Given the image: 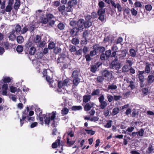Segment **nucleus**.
I'll return each mask as SVG.
<instances>
[{"instance_id": "41", "label": "nucleus", "mask_w": 154, "mask_h": 154, "mask_svg": "<svg viewBox=\"0 0 154 154\" xmlns=\"http://www.w3.org/2000/svg\"><path fill=\"white\" fill-rule=\"evenodd\" d=\"M145 8L146 11H150L152 10V7L150 4H147L145 5Z\"/></svg>"}, {"instance_id": "24", "label": "nucleus", "mask_w": 154, "mask_h": 154, "mask_svg": "<svg viewBox=\"0 0 154 154\" xmlns=\"http://www.w3.org/2000/svg\"><path fill=\"white\" fill-rule=\"evenodd\" d=\"M21 28L20 26L17 24L16 25V26L15 27V29H14V32L16 33H19L21 34Z\"/></svg>"}, {"instance_id": "12", "label": "nucleus", "mask_w": 154, "mask_h": 154, "mask_svg": "<svg viewBox=\"0 0 154 154\" xmlns=\"http://www.w3.org/2000/svg\"><path fill=\"white\" fill-rule=\"evenodd\" d=\"M95 105L93 102H90L87 103L84 106V109L86 111L90 110L91 108L94 106Z\"/></svg>"}, {"instance_id": "31", "label": "nucleus", "mask_w": 154, "mask_h": 154, "mask_svg": "<svg viewBox=\"0 0 154 154\" xmlns=\"http://www.w3.org/2000/svg\"><path fill=\"white\" fill-rule=\"evenodd\" d=\"M66 143L68 146H70L73 144L75 141L72 140L71 138H69V137H67Z\"/></svg>"}, {"instance_id": "51", "label": "nucleus", "mask_w": 154, "mask_h": 154, "mask_svg": "<svg viewBox=\"0 0 154 154\" xmlns=\"http://www.w3.org/2000/svg\"><path fill=\"white\" fill-rule=\"evenodd\" d=\"M109 110L107 109H104L103 111V114L105 117L108 116L109 115Z\"/></svg>"}, {"instance_id": "9", "label": "nucleus", "mask_w": 154, "mask_h": 154, "mask_svg": "<svg viewBox=\"0 0 154 154\" xmlns=\"http://www.w3.org/2000/svg\"><path fill=\"white\" fill-rule=\"evenodd\" d=\"M14 0H9L8 5L5 9L7 12H10L12 9V6L13 4Z\"/></svg>"}, {"instance_id": "11", "label": "nucleus", "mask_w": 154, "mask_h": 154, "mask_svg": "<svg viewBox=\"0 0 154 154\" xmlns=\"http://www.w3.org/2000/svg\"><path fill=\"white\" fill-rule=\"evenodd\" d=\"M138 72V74H137V75H138L139 80L140 81V82H143L144 81L145 79L143 74L145 73V71H139Z\"/></svg>"}, {"instance_id": "62", "label": "nucleus", "mask_w": 154, "mask_h": 154, "mask_svg": "<svg viewBox=\"0 0 154 154\" xmlns=\"http://www.w3.org/2000/svg\"><path fill=\"white\" fill-rule=\"evenodd\" d=\"M131 13L133 15L136 16L137 14V11L134 8H133L131 10Z\"/></svg>"}, {"instance_id": "28", "label": "nucleus", "mask_w": 154, "mask_h": 154, "mask_svg": "<svg viewBox=\"0 0 154 154\" xmlns=\"http://www.w3.org/2000/svg\"><path fill=\"white\" fill-rule=\"evenodd\" d=\"M129 52L131 56L132 57H134L136 56L137 52L134 49L131 48L130 49Z\"/></svg>"}, {"instance_id": "4", "label": "nucleus", "mask_w": 154, "mask_h": 154, "mask_svg": "<svg viewBox=\"0 0 154 154\" xmlns=\"http://www.w3.org/2000/svg\"><path fill=\"white\" fill-rule=\"evenodd\" d=\"M104 96L103 95L100 96L98 98L100 107L102 109H104L107 105L106 102L104 101Z\"/></svg>"}, {"instance_id": "16", "label": "nucleus", "mask_w": 154, "mask_h": 154, "mask_svg": "<svg viewBox=\"0 0 154 154\" xmlns=\"http://www.w3.org/2000/svg\"><path fill=\"white\" fill-rule=\"evenodd\" d=\"M117 59L116 60H114L112 63V66L113 68L116 69H119L120 68V64L119 63L117 62Z\"/></svg>"}, {"instance_id": "44", "label": "nucleus", "mask_w": 154, "mask_h": 154, "mask_svg": "<svg viewBox=\"0 0 154 154\" xmlns=\"http://www.w3.org/2000/svg\"><path fill=\"white\" fill-rule=\"evenodd\" d=\"M79 40L76 38H73L72 41V43L75 45L78 44L79 43Z\"/></svg>"}, {"instance_id": "47", "label": "nucleus", "mask_w": 154, "mask_h": 154, "mask_svg": "<svg viewBox=\"0 0 154 154\" xmlns=\"http://www.w3.org/2000/svg\"><path fill=\"white\" fill-rule=\"evenodd\" d=\"M48 21L47 18L45 17H42L41 18L40 22L43 24H46Z\"/></svg>"}, {"instance_id": "48", "label": "nucleus", "mask_w": 154, "mask_h": 154, "mask_svg": "<svg viewBox=\"0 0 154 154\" xmlns=\"http://www.w3.org/2000/svg\"><path fill=\"white\" fill-rule=\"evenodd\" d=\"M3 82L5 83H8L11 82V79L8 77H4L3 78Z\"/></svg>"}, {"instance_id": "33", "label": "nucleus", "mask_w": 154, "mask_h": 154, "mask_svg": "<svg viewBox=\"0 0 154 154\" xmlns=\"http://www.w3.org/2000/svg\"><path fill=\"white\" fill-rule=\"evenodd\" d=\"M82 107L81 106H72V109L73 111L79 110H82Z\"/></svg>"}, {"instance_id": "40", "label": "nucleus", "mask_w": 154, "mask_h": 154, "mask_svg": "<svg viewBox=\"0 0 154 154\" xmlns=\"http://www.w3.org/2000/svg\"><path fill=\"white\" fill-rule=\"evenodd\" d=\"M69 112L68 109L66 108H64L61 111V114L63 116L67 114Z\"/></svg>"}, {"instance_id": "45", "label": "nucleus", "mask_w": 154, "mask_h": 154, "mask_svg": "<svg viewBox=\"0 0 154 154\" xmlns=\"http://www.w3.org/2000/svg\"><path fill=\"white\" fill-rule=\"evenodd\" d=\"M61 51V49L59 47H56L54 49V52L56 54H57L59 53H60Z\"/></svg>"}, {"instance_id": "30", "label": "nucleus", "mask_w": 154, "mask_h": 154, "mask_svg": "<svg viewBox=\"0 0 154 154\" xmlns=\"http://www.w3.org/2000/svg\"><path fill=\"white\" fill-rule=\"evenodd\" d=\"M151 64L148 63H146V66L145 68V71L146 73H148L150 72L151 71L150 66Z\"/></svg>"}, {"instance_id": "49", "label": "nucleus", "mask_w": 154, "mask_h": 154, "mask_svg": "<svg viewBox=\"0 0 154 154\" xmlns=\"http://www.w3.org/2000/svg\"><path fill=\"white\" fill-rule=\"evenodd\" d=\"M10 91L12 93H14L17 90V88L13 86H10Z\"/></svg>"}, {"instance_id": "18", "label": "nucleus", "mask_w": 154, "mask_h": 154, "mask_svg": "<svg viewBox=\"0 0 154 154\" xmlns=\"http://www.w3.org/2000/svg\"><path fill=\"white\" fill-rule=\"evenodd\" d=\"M79 30L76 27L73 28L70 31V34L72 36H76Z\"/></svg>"}, {"instance_id": "55", "label": "nucleus", "mask_w": 154, "mask_h": 154, "mask_svg": "<svg viewBox=\"0 0 154 154\" xmlns=\"http://www.w3.org/2000/svg\"><path fill=\"white\" fill-rule=\"evenodd\" d=\"M129 69L128 66L127 65L124 66L122 68V71L124 72H128Z\"/></svg>"}, {"instance_id": "2", "label": "nucleus", "mask_w": 154, "mask_h": 154, "mask_svg": "<svg viewBox=\"0 0 154 154\" xmlns=\"http://www.w3.org/2000/svg\"><path fill=\"white\" fill-rule=\"evenodd\" d=\"M71 82H72V81L68 79H66L63 82H59L58 84V88L57 89L58 93L61 94L67 93V90L70 87L72 84Z\"/></svg>"}, {"instance_id": "15", "label": "nucleus", "mask_w": 154, "mask_h": 154, "mask_svg": "<svg viewBox=\"0 0 154 154\" xmlns=\"http://www.w3.org/2000/svg\"><path fill=\"white\" fill-rule=\"evenodd\" d=\"M14 29H12L11 32L9 33L8 38L10 40L14 41L15 40L16 36Z\"/></svg>"}, {"instance_id": "63", "label": "nucleus", "mask_w": 154, "mask_h": 154, "mask_svg": "<svg viewBox=\"0 0 154 154\" xmlns=\"http://www.w3.org/2000/svg\"><path fill=\"white\" fill-rule=\"evenodd\" d=\"M106 56L109 58L111 54V51L110 50L106 51L105 54Z\"/></svg>"}, {"instance_id": "57", "label": "nucleus", "mask_w": 154, "mask_h": 154, "mask_svg": "<svg viewBox=\"0 0 154 154\" xmlns=\"http://www.w3.org/2000/svg\"><path fill=\"white\" fill-rule=\"evenodd\" d=\"M100 58L102 60H105L108 59V58L105 54H102L100 55Z\"/></svg>"}, {"instance_id": "22", "label": "nucleus", "mask_w": 154, "mask_h": 154, "mask_svg": "<svg viewBox=\"0 0 154 154\" xmlns=\"http://www.w3.org/2000/svg\"><path fill=\"white\" fill-rule=\"evenodd\" d=\"M3 45L7 50L11 48L13 46L12 44L8 42H4Z\"/></svg>"}, {"instance_id": "5", "label": "nucleus", "mask_w": 154, "mask_h": 154, "mask_svg": "<svg viewBox=\"0 0 154 154\" xmlns=\"http://www.w3.org/2000/svg\"><path fill=\"white\" fill-rule=\"evenodd\" d=\"M60 138L58 137L55 142L54 143L52 144V147L53 148H57L58 145L59 147H61L62 150H63L62 146L63 144V143L62 142H60Z\"/></svg>"}, {"instance_id": "61", "label": "nucleus", "mask_w": 154, "mask_h": 154, "mask_svg": "<svg viewBox=\"0 0 154 154\" xmlns=\"http://www.w3.org/2000/svg\"><path fill=\"white\" fill-rule=\"evenodd\" d=\"M69 50L71 52H75L76 51V48L73 45H71L69 46Z\"/></svg>"}, {"instance_id": "26", "label": "nucleus", "mask_w": 154, "mask_h": 154, "mask_svg": "<svg viewBox=\"0 0 154 154\" xmlns=\"http://www.w3.org/2000/svg\"><path fill=\"white\" fill-rule=\"evenodd\" d=\"M117 85L114 83L112 84L108 85V90H115L117 88Z\"/></svg>"}, {"instance_id": "27", "label": "nucleus", "mask_w": 154, "mask_h": 154, "mask_svg": "<svg viewBox=\"0 0 154 154\" xmlns=\"http://www.w3.org/2000/svg\"><path fill=\"white\" fill-rule=\"evenodd\" d=\"M79 70L78 69H75L72 72V77L73 78H79Z\"/></svg>"}, {"instance_id": "54", "label": "nucleus", "mask_w": 154, "mask_h": 154, "mask_svg": "<svg viewBox=\"0 0 154 154\" xmlns=\"http://www.w3.org/2000/svg\"><path fill=\"white\" fill-rule=\"evenodd\" d=\"M46 17L48 20V21H50L51 19H52L54 17L53 14H47L46 15Z\"/></svg>"}, {"instance_id": "39", "label": "nucleus", "mask_w": 154, "mask_h": 154, "mask_svg": "<svg viewBox=\"0 0 154 154\" xmlns=\"http://www.w3.org/2000/svg\"><path fill=\"white\" fill-rule=\"evenodd\" d=\"M111 49H112V51H116V52H117L120 53V52H121L120 51H119V50H118L119 49H118V47L115 44L114 45L112 46V48H111Z\"/></svg>"}, {"instance_id": "58", "label": "nucleus", "mask_w": 154, "mask_h": 154, "mask_svg": "<svg viewBox=\"0 0 154 154\" xmlns=\"http://www.w3.org/2000/svg\"><path fill=\"white\" fill-rule=\"evenodd\" d=\"M97 70V66H96L94 65H92L91 66V72H95Z\"/></svg>"}, {"instance_id": "7", "label": "nucleus", "mask_w": 154, "mask_h": 154, "mask_svg": "<svg viewBox=\"0 0 154 154\" xmlns=\"http://www.w3.org/2000/svg\"><path fill=\"white\" fill-rule=\"evenodd\" d=\"M105 10L101 9L98 10L97 13L99 17L98 19L101 21H103L104 20Z\"/></svg>"}, {"instance_id": "32", "label": "nucleus", "mask_w": 154, "mask_h": 154, "mask_svg": "<svg viewBox=\"0 0 154 154\" xmlns=\"http://www.w3.org/2000/svg\"><path fill=\"white\" fill-rule=\"evenodd\" d=\"M98 5L99 7V9L98 10H100L101 9H105L104 8L105 7V3L103 1H100L98 3Z\"/></svg>"}, {"instance_id": "35", "label": "nucleus", "mask_w": 154, "mask_h": 154, "mask_svg": "<svg viewBox=\"0 0 154 154\" xmlns=\"http://www.w3.org/2000/svg\"><path fill=\"white\" fill-rule=\"evenodd\" d=\"M17 42L19 44L22 43L24 41L23 37L22 36H19L17 38Z\"/></svg>"}, {"instance_id": "14", "label": "nucleus", "mask_w": 154, "mask_h": 154, "mask_svg": "<svg viewBox=\"0 0 154 154\" xmlns=\"http://www.w3.org/2000/svg\"><path fill=\"white\" fill-rule=\"evenodd\" d=\"M8 88V85L7 84H4L2 86V94L4 96H6L7 95V91Z\"/></svg>"}, {"instance_id": "64", "label": "nucleus", "mask_w": 154, "mask_h": 154, "mask_svg": "<svg viewBox=\"0 0 154 154\" xmlns=\"http://www.w3.org/2000/svg\"><path fill=\"white\" fill-rule=\"evenodd\" d=\"M57 26L58 28L60 30L63 29L64 27V25L62 23H59Z\"/></svg>"}, {"instance_id": "59", "label": "nucleus", "mask_w": 154, "mask_h": 154, "mask_svg": "<svg viewBox=\"0 0 154 154\" xmlns=\"http://www.w3.org/2000/svg\"><path fill=\"white\" fill-rule=\"evenodd\" d=\"M134 6L136 7H141L142 5L140 2L136 1L134 3Z\"/></svg>"}, {"instance_id": "38", "label": "nucleus", "mask_w": 154, "mask_h": 154, "mask_svg": "<svg viewBox=\"0 0 154 154\" xmlns=\"http://www.w3.org/2000/svg\"><path fill=\"white\" fill-rule=\"evenodd\" d=\"M23 47L22 45H18L16 49L18 53L22 52L23 50Z\"/></svg>"}, {"instance_id": "6", "label": "nucleus", "mask_w": 154, "mask_h": 154, "mask_svg": "<svg viewBox=\"0 0 154 154\" xmlns=\"http://www.w3.org/2000/svg\"><path fill=\"white\" fill-rule=\"evenodd\" d=\"M26 110H25L23 113V114L22 116V119H20V126H22L24 123V120L25 119L27 118V117L28 116V112L29 110V107H26Z\"/></svg>"}, {"instance_id": "3", "label": "nucleus", "mask_w": 154, "mask_h": 154, "mask_svg": "<svg viewBox=\"0 0 154 154\" xmlns=\"http://www.w3.org/2000/svg\"><path fill=\"white\" fill-rule=\"evenodd\" d=\"M77 3V1L76 0H72L69 1L68 3V6L66 7V13L71 11L72 7L73 5H76Z\"/></svg>"}, {"instance_id": "1", "label": "nucleus", "mask_w": 154, "mask_h": 154, "mask_svg": "<svg viewBox=\"0 0 154 154\" xmlns=\"http://www.w3.org/2000/svg\"><path fill=\"white\" fill-rule=\"evenodd\" d=\"M36 114L38 117L40 123L43 125L44 124L43 119L45 124L49 125L50 124L53 127H55L57 125V123H55L56 120L58 121L59 120L58 118H55L56 117V111H53L51 113V115L50 113H46V114L42 115V112L40 108L36 107L35 109Z\"/></svg>"}, {"instance_id": "36", "label": "nucleus", "mask_w": 154, "mask_h": 154, "mask_svg": "<svg viewBox=\"0 0 154 154\" xmlns=\"http://www.w3.org/2000/svg\"><path fill=\"white\" fill-rule=\"evenodd\" d=\"M20 6V1H16L14 5V8L16 10H17Z\"/></svg>"}, {"instance_id": "43", "label": "nucleus", "mask_w": 154, "mask_h": 154, "mask_svg": "<svg viewBox=\"0 0 154 154\" xmlns=\"http://www.w3.org/2000/svg\"><path fill=\"white\" fill-rule=\"evenodd\" d=\"M67 134L68 135L67 137H69L70 138L74 136V133L71 129L69 131L67 132Z\"/></svg>"}, {"instance_id": "19", "label": "nucleus", "mask_w": 154, "mask_h": 154, "mask_svg": "<svg viewBox=\"0 0 154 154\" xmlns=\"http://www.w3.org/2000/svg\"><path fill=\"white\" fill-rule=\"evenodd\" d=\"M58 10L62 14L66 13V7L64 5L60 6L58 8Z\"/></svg>"}, {"instance_id": "56", "label": "nucleus", "mask_w": 154, "mask_h": 154, "mask_svg": "<svg viewBox=\"0 0 154 154\" xmlns=\"http://www.w3.org/2000/svg\"><path fill=\"white\" fill-rule=\"evenodd\" d=\"M107 98L108 101L109 102H111L113 100V96L111 95L110 94H107Z\"/></svg>"}, {"instance_id": "10", "label": "nucleus", "mask_w": 154, "mask_h": 154, "mask_svg": "<svg viewBox=\"0 0 154 154\" xmlns=\"http://www.w3.org/2000/svg\"><path fill=\"white\" fill-rule=\"evenodd\" d=\"M77 24L78 27V28L79 30H82L85 27L84 25V20L83 19H80L77 23Z\"/></svg>"}, {"instance_id": "37", "label": "nucleus", "mask_w": 154, "mask_h": 154, "mask_svg": "<svg viewBox=\"0 0 154 154\" xmlns=\"http://www.w3.org/2000/svg\"><path fill=\"white\" fill-rule=\"evenodd\" d=\"M119 112V109L118 108H115L112 110V115L114 116L117 114Z\"/></svg>"}, {"instance_id": "29", "label": "nucleus", "mask_w": 154, "mask_h": 154, "mask_svg": "<svg viewBox=\"0 0 154 154\" xmlns=\"http://www.w3.org/2000/svg\"><path fill=\"white\" fill-rule=\"evenodd\" d=\"M73 86H77L80 82V79L79 78H73Z\"/></svg>"}, {"instance_id": "42", "label": "nucleus", "mask_w": 154, "mask_h": 154, "mask_svg": "<svg viewBox=\"0 0 154 154\" xmlns=\"http://www.w3.org/2000/svg\"><path fill=\"white\" fill-rule=\"evenodd\" d=\"M129 85V86L130 87L131 89H133L135 88V83L132 81H131L130 82Z\"/></svg>"}, {"instance_id": "53", "label": "nucleus", "mask_w": 154, "mask_h": 154, "mask_svg": "<svg viewBox=\"0 0 154 154\" xmlns=\"http://www.w3.org/2000/svg\"><path fill=\"white\" fill-rule=\"evenodd\" d=\"M55 44L54 42L50 43L48 45V48L50 49H52L55 47Z\"/></svg>"}, {"instance_id": "13", "label": "nucleus", "mask_w": 154, "mask_h": 154, "mask_svg": "<svg viewBox=\"0 0 154 154\" xmlns=\"http://www.w3.org/2000/svg\"><path fill=\"white\" fill-rule=\"evenodd\" d=\"M103 75L105 77L109 79H110L112 77L111 72H110L108 70H105L103 72Z\"/></svg>"}, {"instance_id": "46", "label": "nucleus", "mask_w": 154, "mask_h": 154, "mask_svg": "<svg viewBox=\"0 0 154 154\" xmlns=\"http://www.w3.org/2000/svg\"><path fill=\"white\" fill-rule=\"evenodd\" d=\"M112 122L111 120L108 121L106 124L104 125V127L107 128H110L111 126Z\"/></svg>"}, {"instance_id": "21", "label": "nucleus", "mask_w": 154, "mask_h": 154, "mask_svg": "<svg viewBox=\"0 0 154 154\" xmlns=\"http://www.w3.org/2000/svg\"><path fill=\"white\" fill-rule=\"evenodd\" d=\"M91 98L90 95H85L83 97V101L84 103H87L90 100Z\"/></svg>"}, {"instance_id": "8", "label": "nucleus", "mask_w": 154, "mask_h": 154, "mask_svg": "<svg viewBox=\"0 0 154 154\" xmlns=\"http://www.w3.org/2000/svg\"><path fill=\"white\" fill-rule=\"evenodd\" d=\"M91 17L90 16H88L86 18V21L84 22V26L85 27L88 28L92 25V23L91 21Z\"/></svg>"}, {"instance_id": "25", "label": "nucleus", "mask_w": 154, "mask_h": 154, "mask_svg": "<svg viewBox=\"0 0 154 154\" xmlns=\"http://www.w3.org/2000/svg\"><path fill=\"white\" fill-rule=\"evenodd\" d=\"M94 48L95 50H98L101 53L105 51V48L103 47H99L96 45L94 46Z\"/></svg>"}, {"instance_id": "60", "label": "nucleus", "mask_w": 154, "mask_h": 154, "mask_svg": "<svg viewBox=\"0 0 154 154\" xmlns=\"http://www.w3.org/2000/svg\"><path fill=\"white\" fill-rule=\"evenodd\" d=\"M85 131H86L87 134H90L91 135H93L95 134V131H93L92 130H88L85 129Z\"/></svg>"}, {"instance_id": "23", "label": "nucleus", "mask_w": 154, "mask_h": 154, "mask_svg": "<svg viewBox=\"0 0 154 154\" xmlns=\"http://www.w3.org/2000/svg\"><path fill=\"white\" fill-rule=\"evenodd\" d=\"M138 138L142 137L144 134V130L143 128L140 129L138 132H136Z\"/></svg>"}, {"instance_id": "52", "label": "nucleus", "mask_w": 154, "mask_h": 154, "mask_svg": "<svg viewBox=\"0 0 154 154\" xmlns=\"http://www.w3.org/2000/svg\"><path fill=\"white\" fill-rule=\"evenodd\" d=\"M100 93L99 90V89H96L94 90L91 93L92 96L98 95Z\"/></svg>"}, {"instance_id": "34", "label": "nucleus", "mask_w": 154, "mask_h": 154, "mask_svg": "<svg viewBox=\"0 0 154 154\" xmlns=\"http://www.w3.org/2000/svg\"><path fill=\"white\" fill-rule=\"evenodd\" d=\"M41 39V37L38 35H37L34 38V42L36 43H38L40 41Z\"/></svg>"}, {"instance_id": "20", "label": "nucleus", "mask_w": 154, "mask_h": 154, "mask_svg": "<svg viewBox=\"0 0 154 154\" xmlns=\"http://www.w3.org/2000/svg\"><path fill=\"white\" fill-rule=\"evenodd\" d=\"M36 49L35 47L32 46L28 49L29 55H34L36 51Z\"/></svg>"}, {"instance_id": "50", "label": "nucleus", "mask_w": 154, "mask_h": 154, "mask_svg": "<svg viewBox=\"0 0 154 154\" xmlns=\"http://www.w3.org/2000/svg\"><path fill=\"white\" fill-rule=\"evenodd\" d=\"M153 150V149L152 146H149L147 148L146 152L148 154H149L152 152Z\"/></svg>"}, {"instance_id": "17", "label": "nucleus", "mask_w": 154, "mask_h": 154, "mask_svg": "<svg viewBox=\"0 0 154 154\" xmlns=\"http://www.w3.org/2000/svg\"><path fill=\"white\" fill-rule=\"evenodd\" d=\"M119 51H120V53L117 52V53H118V54H117L116 57L119 56L120 57H125L126 56L127 51L126 50H119Z\"/></svg>"}]
</instances>
